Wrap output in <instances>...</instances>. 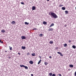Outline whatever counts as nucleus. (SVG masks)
<instances>
[{
    "label": "nucleus",
    "mask_w": 76,
    "mask_h": 76,
    "mask_svg": "<svg viewBox=\"0 0 76 76\" xmlns=\"http://www.w3.org/2000/svg\"><path fill=\"white\" fill-rule=\"evenodd\" d=\"M50 15L52 18H53L55 19H56V18H58V16H57V15L54 12L51 13Z\"/></svg>",
    "instance_id": "nucleus-1"
},
{
    "label": "nucleus",
    "mask_w": 76,
    "mask_h": 76,
    "mask_svg": "<svg viewBox=\"0 0 76 76\" xmlns=\"http://www.w3.org/2000/svg\"><path fill=\"white\" fill-rule=\"evenodd\" d=\"M58 54H60V56H62V57H63V54H61V53L59 52H57Z\"/></svg>",
    "instance_id": "nucleus-2"
},
{
    "label": "nucleus",
    "mask_w": 76,
    "mask_h": 76,
    "mask_svg": "<svg viewBox=\"0 0 76 76\" xmlns=\"http://www.w3.org/2000/svg\"><path fill=\"white\" fill-rule=\"evenodd\" d=\"M21 38L22 39H26V37L25 36H21Z\"/></svg>",
    "instance_id": "nucleus-3"
},
{
    "label": "nucleus",
    "mask_w": 76,
    "mask_h": 76,
    "mask_svg": "<svg viewBox=\"0 0 76 76\" xmlns=\"http://www.w3.org/2000/svg\"><path fill=\"white\" fill-rule=\"evenodd\" d=\"M32 10H34L36 9V8L35 6H33L32 8Z\"/></svg>",
    "instance_id": "nucleus-4"
},
{
    "label": "nucleus",
    "mask_w": 76,
    "mask_h": 76,
    "mask_svg": "<svg viewBox=\"0 0 76 76\" xmlns=\"http://www.w3.org/2000/svg\"><path fill=\"white\" fill-rule=\"evenodd\" d=\"M48 31H53V28H49L48 29Z\"/></svg>",
    "instance_id": "nucleus-5"
},
{
    "label": "nucleus",
    "mask_w": 76,
    "mask_h": 76,
    "mask_svg": "<svg viewBox=\"0 0 76 76\" xmlns=\"http://www.w3.org/2000/svg\"><path fill=\"white\" fill-rule=\"evenodd\" d=\"M29 63L31 64H33V61H31L29 62Z\"/></svg>",
    "instance_id": "nucleus-6"
},
{
    "label": "nucleus",
    "mask_w": 76,
    "mask_h": 76,
    "mask_svg": "<svg viewBox=\"0 0 76 76\" xmlns=\"http://www.w3.org/2000/svg\"><path fill=\"white\" fill-rule=\"evenodd\" d=\"M54 25V23H52L51 24L49 27H51L52 26H53Z\"/></svg>",
    "instance_id": "nucleus-7"
},
{
    "label": "nucleus",
    "mask_w": 76,
    "mask_h": 76,
    "mask_svg": "<svg viewBox=\"0 0 76 76\" xmlns=\"http://www.w3.org/2000/svg\"><path fill=\"white\" fill-rule=\"evenodd\" d=\"M43 24H44V25H45V24H47V22H46L45 21H43Z\"/></svg>",
    "instance_id": "nucleus-8"
},
{
    "label": "nucleus",
    "mask_w": 76,
    "mask_h": 76,
    "mask_svg": "<svg viewBox=\"0 0 76 76\" xmlns=\"http://www.w3.org/2000/svg\"><path fill=\"white\" fill-rule=\"evenodd\" d=\"M69 67H73V65L70 64L69 65Z\"/></svg>",
    "instance_id": "nucleus-9"
},
{
    "label": "nucleus",
    "mask_w": 76,
    "mask_h": 76,
    "mask_svg": "<svg viewBox=\"0 0 76 76\" xmlns=\"http://www.w3.org/2000/svg\"><path fill=\"white\" fill-rule=\"evenodd\" d=\"M41 62V59H40L39 61V62L38 63V64H39Z\"/></svg>",
    "instance_id": "nucleus-10"
},
{
    "label": "nucleus",
    "mask_w": 76,
    "mask_h": 76,
    "mask_svg": "<svg viewBox=\"0 0 76 76\" xmlns=\"http://www.w3.org/2000/svg\"><path fill=\"white\" fill-rule=\"evenodd\" d=\"M20 67H25V66L23 65H20Z\"/></svg>",
    "instance_id": "nucleus-11"
},
{
    "label": "nucleus",
    "mask_w": 76,
    "mask_h": 76,
    "mask_svg": "<svg viewBox=\"0 0 76 76\" xmlns=\"http://www.w3.org/2000/svg\"><path fill=\"white\" fill-rule=\"evenodd\" d=\"M24 67H25V69H28V66H24Z\"/></svg>",
    "instance_id": "nucleus-12"
},
{
    "label": "nucleus",
    "mask_w": 76,
    "mask_h": 76,
    "mask_svg": "<svg viewBox=\"0 0 76 76\" xmlns=\"http://www.w3.org/2000/svg\"><path fill=\"white\" fill-rule=\"evenodd\" d=\"M64 45V47H67V44L66 43H65Z\"/></svg>",
    "instance_id": "nucleus-13"
},
{
    "label": "nucleus",
    "mask_w": 76,
    "mask_h": 76,
    "mask_svg": "<svg viewBox=\"0 0 76 76\" xmlns=\"http://www.w3.org/2000/svg\"><path fill=\"white\" fill-rule=\"evenodd\" d=\"M22 48L23 49H25V48H26V47L25 46H22Z\"/></svg>",
    "instance_id": "nucleus-14"
},
{
    "label": "nucleus",
    "mask_w": 76,
    "mask_h": 76,
    "mask_svg": "<svg viewBox=\"0 0 76 76\" xmlns=\"http://www.w3.org/2000/svg\"><path fill=\"white\" fill-rule=\"evenodd\" d=\"M62 9L63 10H66V8L64 7H62Z\"/></svg>",
    "instance_id": "nucleus-15"
},
{
    "label": "nucleus",
    "mask_w": 76,
    "mask_h": 76,
    "mask_svg": "<svg viewBox=\"0 0 76 76\" xmlns=\"http://www.w3.org/2000/svg\"><path fill=\"white\" fill-rule=\"evenodd\" d=\"M11 23L12 24H15V21H12Z\"/></svg>",
    "instance_id": "nucleus-16"
},
{
    "label": "nucleus",
    "mask_w": 76,
    "mask_h": 76,
    "mask_svg": "<svg viewBox=\"0 0 76 76\" xmlns=\"http://www.w3.org/2000/svg\"><path fill=\"white\" fill-rule=\"evenodd\" d=\"M72 48H76V46H75V45H73L72 46Z\"/></svg>",
    "instance_id": "nucleus-17"
},
{
    "label": "nucleus",
    "mask_w": 76,
    "mask_h": 76,
    "mask_svg": "<svg viewBox=\"0 0 76 76\" xmlns=\"http://www.w3.org/2000/svg\"><path fill=\"white\" fill-rule=\"evenodd\" d=\"M44 64H45V65H47V64H48V63L47 62H45L44 63Z\"/></svg>",
    "instance_id": "nucleus-18"
},
{
    "label": "nucleus",
    "mask_w": 76,
    "mask_h": 76,
    "mask_svg": "<svg viewBox=\"0 0 76 76\" xmlns=\"http://www.w3.org/2000/svg\"><path fill=\"white\" fill-rule=\"evenodd\" d=\"M32 56H35V53H33L32 54Z\"/></svg>",
    "instance_id": "nucleus-19"
},
{
    "label": "nucleus",
    "mask_w": 76,
    "mask_h": 76,
    "mask_svg": "<svg viewBox=\"0 0 76 76\" xmlns=\"http://www.w3.org/2000/svg\"><path fill=\"white\" fill-rule=\"evenodd\" d=\"M25 23L26 25H28L29 23H28L27 22H25Z\"/></svg>",
    "instance_id": "nucleus-20"
},
{
    "label": "nucleus",
    "mask_w": 76,
    "mask_h": 76,
    "mask_svg": "<svg viewBox=\"0 0 76 76\" xmlns=\"http://www.w3.org/2000/svg\"><path fill=\"white\" fill-rule=\"evenodd\" d=\"M49 43L50 44H53V41H50V42Z\"/></svg>",
    "instance_id": "nucleus-21"
},
{
    "label": "nucleus",
    "mask_w": 76,
    "mask_h": 76,
    "mask_svg": "<svg viewBox=\"0 0 76 76\" xmlns=\"http://www.w3.org/2000/svg\"><path fill=\"white\" fill-rule=\"evenodd\" d=\"M65 12L66 14H68V11H65Z\"/></svg>",
    "instance_id": "nucleus-22"
},
{
    "label": "nucleus",
    "mask_w": 76,
    "mask_h": 76,
    "mask_svg": "<svg viewBox=\"0 0 76 76\" xmlns=\"http://www.w3.org/2000/svg\"><path fill=\"white\" fill-rule=\"evenodd\" d=\"M9 47L10 48V50H12V47H11L10 46H9Z\"/></svg>",
    "instance_id": "nucleus-23"
},
{
    "label": "nucleus",
    "mask_w": 76,
    "mask_h": 76,
    "mask_svg": "<svg viewBox=\"0 0 76 76\" xmlns=\"http://www.w3.org/2000/svg\"><path fill=\"white\" fill-rule=\"evenodd\" d=\"M52 74H53L52 73H49V75H50V76H52Z\"/></svg>",
    "instance_id": "nucleus-24"
},
{
    "label": "nucleus",
    "mask_w": 76,
    "mask_h": 76,
    "mask_svg": "<svg viewBox=\"0 0 76 76\" xmlns=\"http://www.w3.org/2000/svg\"><path fill=\"white\" fill-rule=\"evenodd\" d=\"M1 32H2L3 33H4L5 32V30H1Z\"/></svg>",
    "instance_id": "nucleus-25"
},
{
    "label": "nucleus",
    "mask_w": 76,
    "mask_h": 76,
    "mask_svg": "<svg viewBox=\"0 0 76 76\" xmlns=\"http://www.w3.org/2000/svg\"><path fill=\"white\" fill-rule=\"evenodd\" d=\"M59 7H63V5H60L59 6H58Z\"/></svg>",
    "instance_id": "nucleus-26"
},
{
    "label": "nucleus",
    "mask_w": 76,
    "mask_h": 76,
    "mask_svg": "<svg viewBox=\"0 0 76 76\" xmlns=\"http://www.w3.org/2000/svg\"><path fill=\"white\" fill-rule=\"evenodd\" d=\"M39 36L40 37H41L42 36V34H40L39 35Z\"/></svg>",
    "instance_id": "nucleus-27"
},
{
    "label": "nucleus",
    "mask_w": 76,
    "mask_h": 76,
    "mask_svg": "<svg viewBox=\"0 0 76 76\" xmlns=\"http://www.w3.org/2000/svg\"><path fill=\"white\" fill-rule=\"evenodd\" d=\"M0 42L2 44H3V42L1 41V39H0Z\"/></svg>",
    "instance_id": "nucleus-28"
},
{
    "label": "nucleus",
    "mask_w": 76,
    "mask_h": 76,
    "mask_svg": "<svg viewBox=\"0 0 76 76\" xmlns=\"http://www.w3.org/2000/svg\"><path fill=\"white\" fill-rule=\"evenodd\" d=\"M52 76H56V74H53L52 75Z\"/></svg>",
    "instance_id": "nucleus-29"
},
{
    "label": "nucleus",
    "mask_w": 76,
    "mask_h": 76,
    "mask_svg": "<svg viewBox=\"0 0 76 76\" xmlns=\"http://www.w3.org/2000/svg\"><path fill=\"white\" fill-rule=\"evenodd\" d=\"M21 4H24V3L22 2L21 3Z\"/></svg>",
    "instance_id": "nucleus-30"
},
{
    "label": "nucleus",
    "mask_w": 76,
    "mask_h": 76,
    "mask_svg": "<svg viewBox=\"0 0 76 76\" xmlns=\"http://www.w3.org/2000/svg\"><path fill=\"white\" fill-rule=\"evenodd\" d=\"M75 76H76V71L75 73Z\"/></svg>",
    "instance_id": "nucleus-31"
},
{
    "label": "nucleus",
    "mask_w": 76,
    "mask_h": 76,
    "mask_svg": "<svg viewBox=\"0 0 76 76\" xmlns=\"http://www.w3.org/2000/svg\"><path fill=\"white\" fill-rule=\"evenodd\" d=\"M58 75L59 76H61V74H59Z\"/></svg>",
    "instance_id": "nucleus-32"
},
{
    "label": "nucleus",
    "mask_w": 76,
    "mask_h": 76,
    "mask_svg": "<svg viewBox=\"0 0 76 76\" xmlns=\"http://www.w3.org/2000/svg\"><path fill=\"white\" fill-rule=\"evenodd\" d=\"M33 29L35 30H37V28H35Z\"/></svg>",
    "instance_id": "nucleus-33"
},
{
    "label": "nucleus",
    "mask_w": 76,
    "mask_h": 76,
    "mask_svg": "<svg viewBox=\"0 0 76 76\" xmlns=\"http://www.w3.org/2000/svg\"><path fill=\"white\" fill-rule=\"evenodd\" d=\"M18 54H19V55H20V53H18Z\"/></svg>",
    "instance_id": "nucleus-34"
},
{
    "label": "nucleus",
    "mask_w": 76,
    "mask_h": 76,
    "mask_svg": "<svg viewBox=\"0 0 76 76\" xmlns=\"http://www.w3.org/2000/svg\"><path fill=\"white\" fill-rule=\"evenodd\" d=\"M49 58H51V56H49Z\"/></svg>",
    "instance_id": "nucleus-35"
},
{
    "label": "nucleus",
    "mask_w": 76,
    "mask_h": 76,
    "mask_svg": "<svg viewBox=\"0 0 76 76\" xmlns=\"http://www.w3.org/2000/svg\"><path fill=\"white\" fill-rule=\"evenodd\" d=\"M68 42H71V40H69Z\"/></svg>",
    "instance_id": "nucleus-36"
},
{
    "label": "nucleus",
    "mask_w": 76,
    "mask_h": 76,
    "mask_svg": "<svg viewBox=\"0 0 76 76\" xmlns=\"http://www.w3.org/2000/svg\"><path fill=\"white\" fill-rule=\"evenodd\" d=\"M39 58H41V56H39Z\"/></svg>",
    "instance_id": "nucleus-37"
},
{
    "label": "nucleus",
    "mask_w": 76,
    "mask_h": 76,
    "mask_svg": "<svg viewBox=\"0 0 76 76\" xmlns=\"http://www.w3.org/2000/svg\"><path fill=\"white\" fill-rule=\"evenodd\" d=\"M31 76H34V75H33V74H31Z\"/></svg>",
    "instance_id": "nucleus-38"
},
{
    "label": "nucleus",
    "mask_w": 76,
    "mask_h": 76,
    "mask_svg": "<svg viewBox=\"0 0 76 76\" xmlns=\"http://www.w3.org/2000/svg\"><path fill=\"white\" fill-rule=\"evenodd\" d=\"M64 26H65V27H66V26H67V25H64Z\"/></svg>",
    "instance_id": "nucleus-39"
},
{
    "label": "nucleus",
    "mask_w": 76,
    "mask_h": 76,
    "mask_svg": "<svg viewBox=\"0 0 76 76\" xmlns=\"http://www.w3.org/2000/svg\"><path fill=\"white\" fill-rule=\"evenodd\" d=\"M7 51H6V50H5V52H7Z\"/></svg>",
    "instance_id": "nucleus-40"
},
{
    "label": "nucleus",
    "mask_w": 76,
    "mask_h": 76,
    "mask_svg": "<svg viewBox=\"0 0 76 76\" xmlns=\"http://www.w3.org/2000/svg\"><path fill=\"white\" fill-rule=\"evenodd\" d=\"M9 58H10V57H9Z\"/></svg>",
    "instance_id": "nucleus-41"
},
{
    "label": "nucleus",
    "mask_w": 76,
    "mask_h": 76,
    "mask_svg": "<svg viewBox=\"0 0 76 76\" xmlns=\"http://www.w3.org/2000/svg\"><path fill=\"white\" fill-rule=\"evenodd\" d=\"M49 14L50 15V13H49Z\"/></svg>",
    "instance_id": "nucleus-42"
}]
</instances>
